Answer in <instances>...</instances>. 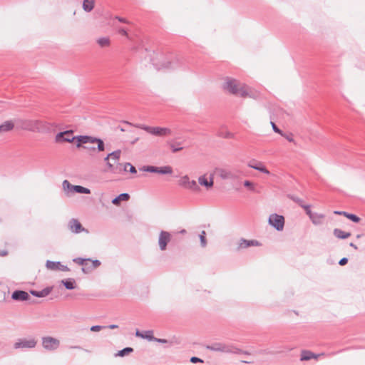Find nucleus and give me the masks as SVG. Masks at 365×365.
Here are the masks:
<instances>
[{"label": "nucleus", "mask_w": 365, "mask_h": 365, "mask_svg": "<svg viewBox=\"0 0 365 365\" xmlns=\"http://www.w3.org/2000/svg\"><path fill=\"white\" fill-rule=\"evenodd\" d=\"M334 235L339 239H346L351 236L350 232H345L340 229L336 228L334 230Z\"/></svg>", "instance_id": "obj_27"}, {"label": "nucleus", "mask_w": 365, "mask_h": 365, "mask_svg": "<svg viewBox=\"0 0 365 365\" xmlns=\"http://www.w3.org/2000/svg\"><path fill=\"white\" fill-rule=\"evenodd\" d=\"M68 227L69 230L75 234H78L82 232H86V233H88V230H86L81 224L78 222V220L72 218L69 220L68 223Z\"/></svg>", "instance_id": "obj_12"}, {"label": "nucleus", "mask_w": 365, "mask_h": 365, "mask_svg": "<svg viewBox=\"0 0 365 365\" xmlns=\"http://www.w3.org/2000/svg\"><path fill=\"white\" fill-rule=\"evenodd\" d=\"M37 341L34 337L19 339L14 344L15 349H33L36 346Z\"/></svg>", "instance_id": "obj_8"}, {"label": "nucleus", "mask_w": 365, "mask_h": 365, "mask_svg": "<svg viewBox=\"0 0 365 365\" xmlns=\"http://www.w3.org/2000/svg\"><path fill=\"white\" fill-rule=\"evenodd\" d=\"M259 245H260V244L257 240H247L245 239H241L239 241L237 249L241 250V249L247 248L251 246H259Z\"/></svg>", "instance_id": "obj_21"}, {"label": "nucleus", "mask_w": 365, "mask_h": 365, "mask_svg": "<svg viewBox=\"0 0 365 365\" xmlns=\"http://www.w3.org/2000/svg\"><path fill=\"white\" fill-rule=\"evenodd\" d=\"M171 148H172L173 152H174V153L178 152V151L182 150L181 147H177V146H175L173 145H171Z\"/></svg>", "instance_id": "obj_53"}, {"label": "nucleus", "mask_w": 365, "mask_h": 365, "mask_svg": "<svg viewBox=\"0 0 365 365\" xmlns=\"http://www.w3.org/2000/svg\"><path fill=\"white\" fill-rule=\"evenodd\" d=\"M62 188L65 195L68 197H72L75 193H91L90 189L81 185H73L67 180L63 181Z\"/></svg>", "instance_id": "obj_2"}, {"label": "nucleus", "mask_w": 365, "mask_h": 365, "mask_svg": "<svg viewBox=\"0 0 365 365\" xmlns=\"http://www.w3.org/2000/svg\"><path fill=\"white\" fill-rule=\"evenodd\" d=\"M170 240V233L165 231H162L159 236V246L161 250H165L166 249L167 244Z\"/></svg>", "instance_id": "obj_18"}, {"label": "nucleus", "mask_w": 365, "mask_h": 365, "mask_svg": "<svg viewBox=\"0 0 365 365\" xmlns=\"http://www.w3.org/2000/svg\"><path fill=\"white\" fill-rule=\"evenodd\" d=\"M157 173L160 174H172L173 168L169 166L158 167Z\"/></svg>", "instance_id": "obj_30"}, {"label": "nucleus", "mask_w": 365, "mask_h": 365, "mask_svg": "<svg viewBox=\"0 0 365 365\" xmlns=\"http://www.w3.org/2000/svg\"><path fill=\"white\" fill-rule=\"evenodd\" d=\"M16 123L22 130L36 132L37 120L20 119L16 121Z\"/></svg>", "instance_id": "obj_10"}, {"label": "nucleus", "mask_w": 365, "mask_h": 365, "mask_svg": "<svg viewBox=\"0 0 365 365\" xmlns=\"http://www.w3.org/2000/svg\"><path fill=\"white\" fill-rule=\"evenodd\" d=\"M121 155V150H116L109 154L104 158L106 162L107 170L114 172V163L118 162Z\"/></svg>", "instance_id": "obj_7"}, {"label": "nucleus", "mask_w": 365, "mask_h": 365, "mask_svg": "<svg viewBox=\"0 0 365 365\" xmlns=\"http://www.w3.org/2000/svg\"><path fill=\"white\" fill-rule=\"evenodd\" d=\"M271 123H272V126L273 130L275 133H279L280 135H283L282 131L277 128V126L275 125V123H274L273 122H272Z\"/></svg>", "instance_id": "obj_45"}, {"label": "nucleus", "mask_w": 365, "mask_h": 365, "mask_svg": "<svg viewBox=\"0 0 365 365\" xmlns=\"http://www.w3.org/2000/svg\"><path fill=\"white\" fill-rule=\"evenodd\" d=\"M219 135L224 138H228V139L233 138L235 136L234 133H232L228 130L221 131L219 133Z\"/></svg>", "instance_id": "obj_35"}, {"label": "nucleus", "mask_w": 365, "mask_h": 365, "mask_svg": "<svg viewBox=\"0 0 365 365\" xmlns=\"http://www.w3.org/2000/svg\"><path fill=\"white\" fill-rule=\"evenodd\" d=\"M248 167L252 168L255 170H259L263 173L269 175L270 173L269 171L264 167L263 165V163L260 161H257L256 160H250L248 164Z\"/></svg>", "instance_id": "obj_16"}, {"label": "nucleus", "mask_w": 365, "mask_h": 365, "mask_svg": "<svg viewBox=\"0 0 365 365\" xmlns=\"http://www.w3.org/2000/svg\"><path fill=\"white\" fill-rule=\"evenodd\" d=\"M350 246L354 247L355 250H357V247L356 245H354L353 242H351L350 243Z\"/></svg>", "instance_id": "obj_59"}, {"label": "nucleus", "mask_w": 365, "mask_h": 365, "mask_svg": "<svg viewBox=\"0 0 365 365\" xmlns=\"http://www.w3.org/2000/svg\"><path fill=\"white\" fill-rule=\"evenodd\" d=\"M244 185H245L246 187L249 188V189H250V190H252V191H255V185H254L252 182H250V181H249V180H246V181H245V182H244Z\"/></svg>", "instance_id": "obj_42"}, {"label": "nucleus", "mask_w": 365, "mask_h": 365, "mask_svg": "<svg viewBox=\"0 0 365 365\" xmlns=\"http://www.w3.org/2000/svg\"><path fill=\"white\" fill-rule=\"evenodd\" d=\"M91 259L90 258L85 259V258H81V257L75 258L73 259V261L74 262H76V264H80V265H83L86 262L91 261Z\"/></svg>", "instance_id": "obj_39"}, {"label": "nucleus", "mask_w": 365, "mask_h": 365, "mask_svg": "<svg viewBox=\"0 0 365 365\" xmlns=\"http://www.w3.org/2000/svg\"><path fill=\"white\" fill-rule=\"evenodd\" d=\"M7 255V252L5 250H0V255L1 256H6Z\"/></svg>", "instance_id": "obj_57"}, {"label": "nucleus", "mask_w": 365, "mask_h": 365, "mask_svg": "<svg viewBox=\"0 0 365 365\" xmlns=\"http://www.w3.org/2000/svg\"><path fill=\"white\" fill-rule=\"evenodd\" d=\"M117 32L119 34L125 36L128 40H132L131 36L128 34V31L125 29L123 27H118L117 28Z\"/></svg>", "instance_id": "obj_33"}, {"label": "nucleus", "mask_w": 365, "mask_h": 365, "mask_svg": "<svg viewBox=\"0 0 365 365\" xmlns=\"http://www.w3.org/2000/svg\"><path fill=\"white\" fill-rule=\"evenodd\" d=\"M135 336L142 338L143 337V332H140L139 330H136Z\"/></svg>", "instance_id": "obj_56"}, {"label": "nucleus", "mask_w": 365, "mask_h": 365, "mask_svg": "<svg viewBox=\"0 0 365 365\" xmlns=\"http://www.w3.org/2000/svg\"><path fill=\"white\" fill-rule=\"evenodd\" d=\"M136 127L143 129L148 133L155 136L164 137L171 134V130L168 128L152 127L145 125H138Z\"/></svg>", "instance_id": "obj_3"}, {"label": "nucleus", "mask_w": 365, "mask_h": 365, "mask_svg": "<svg viewBox=\"0 0 365 365\" xmlns=\"http://www.w3.org/2000/svg\"><path fill=\"white\" fill-rule=\"evenodd\" d=\"M62 284L67 289H73L75 288V281L73 279H67L61 281Z\"/></svg>", "instance_id": "obj_29"}, {"label": "nucleus", "mask_w": 365, "mask_h": 365, "mask_svg": "<svg viewBox=\"0 0 365 365\" xmlns=\"http://www.w3.org/2000/svg\"><path fill=\"white\" fill-rule=\"evenodd\" d=\"M83 9L86 11H91V1H89V0H84L83 3Z\"/></svg>", "instance_id": "obj_38"}, {"label": "nucleus", "mask_w": 365, "mask_h": 365, "mask_svg": "<svg viewBox=\"0 0 365 365\" xmlns=\"http://www.w3.org/2000/svg\"><path fill=\"white\" fill-rule=\"evenodd\" d=\"M313 224L314 225H320L322 223L323 219L324 218V215L322 214L314 213L311 215L309 217Z\"/></svg>", "instance_id": "obj_25"}, {"label": "nucleus", "mask_w": 365, "mask_h": 365, "mask_svg": "<svg viewBox=\"0 0 365 365\" xmlns=\"http://www.w3.org/2000/svg\"><path fill=\"white\" fill-rule=\"evenodd\" d=\"M133 348L127 347V348H125V349L119 351L118 352V354H116V356H124L128 355L130 353L133 352Z\"/></svg>", "instance_id": "obj_34"}, {"label": "nucleus", "mask_w": 365, "mask_h": 365, "mask_svg": "<svg viewBox=\"0 0 365 365\" xmlns=\"http://www.w3.org/2000/svg\"><path fill=\"white\" fill-rule=\"evenodd\" d=\"M106 328V327H101V326H93L92 330L93 331H99L102 329Z\"/></svg>", "instance_id": "obj_49"}, {"label": "nucleus", "mask_w": 365, "mask_h": 365, "mask_svg": "<svg viewBox=\"0 0 365 365\" xmlns=\"http://www.w3.org/2000/svg\"><path fill=\"white\" fill-rule=\"evenodd\" d=\"M178 185L194 192H198L200 190L197 182L194 180H190L188 175L181 177L178 181Z\"/></svg>", "instance_id": "obj_6"}, {"label": "nucleus", "mask_w": 365, "mask_h": 365, "mask_svg": "<svg viewBox=\"0 0 365 365\" xmlns=\"http://www.w3.org/2000/svg\"><path fill=\"white\" fill-rule=\"evenodd\" d=\"M269 224L278 231H282L284 227V217L278 214H272L269 217Z\"/></svg>", "instance_id": "obj_9"}, {"label": "nucleus", "mask_w": 365, "mask_h": 365, "mask_svg": "<svg viewBox=\"0 0 365 365\" xmlns=\"http://www.w3.org/2000/svg\"><path fill=\"white\" fill-rule=\"evenodd\" d=\"M115 19H117L120 23H124V24H130V22L125 18H122L120 16H115Z\"/></svg>", "instance_id": "obj_46"}, {"label": "nucleus", "mask_w": 365, "mask_h": 365, "mask_svg": "<svg viewBox=\"0 0 365 365\" xmlns=\"http://www.w3.org/2000/svg\"><path fill=\"white\" fill-rule=\"evenodd\" d=\"M82 271L86 272V269L84 267L82 268Z\"/></svg>", "instance_id": "obj_60"}, {"label": "nucleus", "mask_w": 365, "mask_h": 365, "mask_svg": "<svg viewBox=\"0 0 365 365\" xmlns=\"http://www.w3.org/2000/svg\"><path fill=\"white\" fill-rule=\"evenodd\" d=\"M128 168L130 173H137L135 168L133 165H132L130 163H125L124 164V170L125 171H128Z\"/></svg>", "instance_id": "obj_36"}, {"label": "nucleus", "mask_w": 365, "mask_h": 365, "mask_svg": "<svg viewBox=\"0 0 365 365\" xmlns=\"http://www.w3.org/2000/svg\"><path fill=\"white\" fill-rule=\"evenodd\" d=\"M292 199L296 202L297 203H298L301 207H302V205H304L303 203V200H301L300 198L297 197H292Z\"/></svg>", "instance_id": "obj_47"}, {"label": "nucleus", "mask_w": 365, "mask_h": 365, "mask_svg": "<svg viewBox=\"0 0 365 365\" xmlns=\"http://www.w3.org/2000/svg\"><path fill=\"white\" fill-rule=\"evenodd\" d=\"M97 43L101 47H108L110 46V39L108 37H102L97 40Z\"/></svg>", "instance_id": "obj_31"}, {"label": "nucleus", "mask_w": 365, "mask_h": 365, "mask_svg": "<svg viewBox=\"0 0 365 365\" xmlns=\"http://www.w3.org/2000/svg\"><path fill=\"white\" fill-rule=\"evenodd\" d=\"M185 230H182L181 231V233H185Z\"/></svg>", "instance_id": "obj_61"}, {"label": "nucleus", "mask_w": 365, "mask_h": 365, "mask_svg": "<svg viewBox=\"0 0 365 365\" xmlns=\"http://www.w3.org/2000/svg\"><path fill=\"white\" fill-rule=\"evenodd\" d=\"M207 349L213 351H220V352H230L232 351L231 346L223 344V343H215L211 345L207 346Z\"/></svg>", "instance_id": "obj_13"}, {"label": "nucleus", "mask_w": 365, "mask_h": 365, "mask_svg": "<svg viewBox=\"0 0 365 365\" xmlns=\"http://www.w3.org/2000/svg\"><path fill=\"white\" fill-rule=\"evenodd\" d=\"M334 213L335 215H344L346 217V215H348V212H344V211H334Z\"/></svg>", "instance_id": "obj_51"}, {"label": "nucleus", "mask_w": 365, "mask_h": 365, "mask_svg": "<svg viewBox=\"0 0 365 365\" xmlns=\"http://www.w3.org/2000/svg\"><path fill=\"white\" fill-rule=\"evenodd\" d=\"M52 291V287H47L41 291L30 290L31 294L34 297L42 298L48 296Z\"/></svg>", "instance_id": "obj_23"}, {"label": "nucleus", "mask_w": 365, "mask_h": 365, "mask_svg": "<svg viewBox=\"0 0 365 365\" xmlns=\"http://www.w3.org/2000/svg\"><path fill=\"white\" fill-rule=\"evenodd\" d=\"M41 344L44 349L48 351L57 350L61 344L59 339L53 336H46L41 338Z\"/></svg>", "instance_id": "obj_5"}, {"label": "nucleus", "mask_w": 365, "mask_h": 365, "mask_svg": "<svg viewBox=\"0 0 365 365\" xmlns=\"http://www.w3.org/2000/svg\"><path fill=\"white\" fill-rule=\"evenodd\" d=\"M222 180L235 179L237 176L231 170L225 168H215L214 173Z\"/></svg>", "instance_id": "obj_11"}, {"label": "nucleus", "mask_w": 365, "mask_h": 365, "mask_svg": "<svg viewBox=\"0 0 365 365\" xmlns=\"http://www.w3.org/2000/svg\"><path fill=\"white\" fill-rule=\"evenodd\" d=\"M105 149L106 146L104 142L100 138L93 137V151L98 150L99 152H103Z\"/></svg>", "instance_id": "obj_24"}, {"label": "nucleus", "mask_w": 365, "mask_h": 365, "mask_svg": "<svg viewBox=\"0 0 365 365\" xmlns=\"http://www.w3.org/2000/svg\"><path fill=\"white\" fill-rule=\"evenodd\" d=\"M324 353L316 354L308 350H303L301 353V361H308L312 359H318L320 356H324Z\"/></svg>", "instance_id": "obj_22"}, {"label": "nucleus", "mask_w": 365, "mask_h": 365, "mask_svg": "<svg viewBox=\"0 0 365 365\" xmlns=\"http://www.w3.org/2000/svg\"><path fill=\"white\" fill-rule=\"evenodd\" d=\"M213 175L214 174L210 175L209 180L206 175L200 176L198 178L199 184L202 186H205L207 190L212 188L214 185Z\"/></svg>", "instance_id": "obj_19"}, {"label": "nucleus", "mask_w": 365, "mask_h": 365, "mask_svg": "<svg viewBox=\"0 0 365 365\" xmlns=\"http://www.w3.org/2000/svg\"><path fill=\"white\" fill-rule=\"evenodd\" d=\"M259 96V93L250 88V87L245 86L243 91L240 93V97L242 98H257Z\"/></svg>", "instance_id": "obj_20"}, {"label": "nucleus", "mask_w": 365, "mask_h": 365, "mask_svg": "<svg viewBox=\"0 0 365 365\" xmlns=\"http://www.w3.org/2000/svg\"><path fill=\"white\" fill-rule=\"evenodd\" d=\"M346 217L354 222H359L360 221V218L354 214L348 213Z\"/></svg>", "instance_id": "obj_40"}, {"label": "nucleus", "mask_w": 365, "mask_h": 365, "mask_svg": "<svg viewBox=\"0 0 365 365\" xmlns=\"http://www.w3.org/2000/svg\"><path fill=\"white\" fill-rule=\"evenodd\" d=\"M347 262H348L347 258L344 257V258H342V259H340V261H339V264L340 265L343 266V265H345V264L347 263Z\"/></svg>", "instance_id": "obj_52"}, {"label": "nucleus", "mask_w": 365, "mask_h": 365, "mask_svg": "<svg viewBox=\"0 0 365 365\" xmlns=\"http://www.w3.org/2000/svg\"><path fill=\"white\" fill-rule=\"evenodd\" d=\"M52 130V125L48 122L37 120L36 132L41 133H50Z\"/></svg>", "instance_id": "obj_15"}, {"label": "nucleus", "mask_w": 365, "mask_h": 365, "mask_svg": "<svg viewBox=\"0 0 365 365\" xmlns=\"http://www.w3.org/2000/svg\"><path fill=\"white\" fill-rule=\"evenodd\" d=\"M46 267L48 269L51 270H61L63 272L69 271V268L62 264L60 262H53L50 260H47L46 263Z\"/></svg>", "instance_id": "obj_14"}, {"label": "nucleus", "mask_w": 365, "mask_h": 365, "mask_svg": "<svg viewBox=\"0 0 365 365\" xmlns=\"http://www.w3.org/2000/svg\"><path fill=\"white\" fill-rule=\"evenodd\" d=\"M100 262L98 260H93V268H96L100 265Z\"/></svg>", "instance_id": "obj_54"}, {"label": "nucleus", "mask_w": 365, "mask_h": 365, "mask_svg": "<svg viewBox=\"0 0 365 365\" xmlns=\"http://www.w3.org/2000/svg\"><path fill=\"white\" fill-rule=\"evenodd\" d=\"M245 86L236 80L227 79L223 85V88L232 94L240 96V93L243 91Z\"/></svg>", "instance_id": "obj_4"}, {"label": "nucleus", "mask_w": 365, "mask_h": 365, "mask_svg": "<svg viewBox=\"0 0 365 365\" xmlns=\"http://www.w3.org/2000/svg\"><path fill=\"white\" fill-rule=\"evenodd\" d=\"M205 235H206L205 232L202 231L200 235V239L201 245L202 247H205L206 244H207L206 239H205Z\"/></svg>", "instance_id": "obj_41"}, {"label": "nucleus", "mask_w": 365, "mask_h": 365, "mask_svg": "<svg viewBox=\"0 0 365 365\" xmlns=\"http://www.w3.org/2000/svg\"><path fill=\"white\" fill-rule=\"evenodd\" d=\"M11 299L15 301H27L30 299L29 293L23 290H16L11 294Z\"/></svg>", "instance_id": "obj_17"}, {"label": "nucleus", "mask_w": 365, "mask_h": 365, "mask_svg": "<svg viewBox=\"0 0 365 365\" xmlns=\"http://www.w3.org/2000/svg\"><path fill=\"white\" fill-rule=\"evenodd\" d=\"M190 361L192 363H197V362H202V360L200 359V358L196 357V356H192L190 359Z\"/></svg>", "instance_id": "obj_50"}, {"label": "nucleus", "mask_w": 365, "mask_h": 365, "mask_svg": "<svg viewBox=\"0 0 365 365\" xmlns=\"http://www.w3.org/2000/svg\"><path fill=\"white\" fill-rule=\"evenodd\" d=\"M143 339H146L149 341H154L155 337L153 336V331L148 330L143 332Z\"/></svg>", "instance_id": "obj_32"}, {"label": "nucleus", "mask_w": 365, "mask_h": 365, "mask_svg": "<svg viewBox=\"0 0 365 365\" xmlns=\"http://www.w3.org/2000/svg\"><path fill=\"white\" fill-rule=\"evenodd\" d=\"M154 341H158V342H160V343H166L167 342V340L166 339H158V338H155L154 339Z\"/></svg>", "instance_id": "obj_55"}, {"label": "nucleus", "mask_w": 365, "mask_h": 365, "mask_svg": "<svg viewBox=\"0 0 365 365\" xmlns=\"http://www.w3.org/2000/svg\"><path fill=\"white\" fill-rule=\"evenodd\" d=\"M175 66L173 65V63L170 61H167L166 63H165L163 66H162V68H165V69H173L174 68Z\"/></svg>", "instance_id": "obj_43"}, {"label": "nucleus", "mask_w": 365, "mask_h": 365, "mask_svg": "<svg viewBox=\"0 0 365 365\" xmlns=\"http://www.w3.org/2000/svg\"><path fill=\"white\" fill-rule=\"evenodd\" d=\"M302 207L304 209V210L306 211V213L310 217L311 215L313 214V212L310 210V206L309 205H302Z\"/></svg>", "instance_id": "obj_44"}, {"label": "nucleus", "mask_w": 365, "mask_h": 365, "mask_svg": "<svg viewBox=\"0 0 365 365\" xmlns=\"http://www.w3.org/2000/svg\"><path fill=\"white\" fill-rule=\"evenodd\" d=\"M130 198V195L128 193H122L112 200V202L115 205H120L121 201H128Z\"/></svg>", "instance_id": "obj_26"}, {"label": "nucleus", "mask_w": 365, "mask_h": 365, "mask_svg": "<svg viewBox=\"0 0 365 365\" xmlns=\"http://www.w3.org/2000/svg\"><path fill=\"white\" fill-rule=\"evenodd\" d=\"M141 170H143V171H145V172L157 173L158 167L151 166V165L143 166L141 168Z\"/></svg>", "instance_id": "obj_37"}, {"label": "nucleus", "mask_w": 365, "mask_h": 365, "mask_svg": "<svg viewBox=\"0 0 365 365\" xmlns=\"http://www.w3.org/2000/svg\"><path fill=\"white\" fill-rule=\"evenodd\" d=\"M109 329H115L118 328V325L112 324L108 327Z\"/></svg>", "instance_id": "obj_58"}, {"label": "nucleus", "mask_w": 365, "mask_h": 365, "mask_svg": "<svg viewBox=\"0 0 365 365\" xmlns=\"http://www.w3.org/2000/svg\"><path fill=\"white\" fill-rule=\"evenodd\" d=\"M14 128V123L10 121H6L2 125H0V134L9 131Z\"/></svg>", "instance_id": "obj_28"}, {"label": "nucleus", "mask_w": 365, "mask_h": 365, "mask_svg": "<svg viewBox=\"0 0 365 365\" xmlns=\"http://www.w3.org/2000/svg\"><path fill=\"white\" fill-rule=\"evenodd\" d=\"M288 141L289 142H294V138H293V136H292V134H289V135H284L283 133V135Z\"/></svg>", "instance_id": "obj_48"}, {"label": "nucleus", "mask_w": 365, "mask_h": 365, "mask_svg": "<svg viewBox=\"0 0 365 365\" xmlns=\"http://www.w3.org/2000/svg\"><path fill=\"white\" fill-rule=\"evenodd\" d=\"M55 140L57 143H62V142L72 143L76 140V145L77 148H86V147L83 146V145L86 144V143H91V136H88V135L73 136V131L72 130H68L58 133L55 137Z\"/></svg>", "instance_id": "obj_1"}]
</instances>
